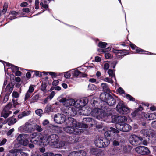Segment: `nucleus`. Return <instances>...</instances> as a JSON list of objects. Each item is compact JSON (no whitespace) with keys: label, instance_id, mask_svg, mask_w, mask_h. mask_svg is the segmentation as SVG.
I'll use <instances>...</instances> for the list:
<instances>
[{"label":"nucleus","instance_id":"1","mask_svg":"<svg viewBox=\"0 0 156 156\" xmlns=\"http://www.w3.org/2000/svg\"><path fill=\"white\" fill-rule=\"evenodd\" d=\"M46 142L48 144L53 146L56 148H60L65 145L63 142H59V137L56 134H52L48 136Z\"/></svg>","mask_w":156,"mask_h":156},{"label":"nucleus","instance_id":"2","mask_svg":"<svg viewBox=\"0 0 156 156\" xmlns=\"http://www.w3.org/2000/svg\"><path fill=\"white\" fill-rule=\"evenodd\" d=\"M106 112L107 113L103 112L102 110L96 108L93 109L91 112V114L93 116L99 120H104L105 117L110 116L112 115V111L110 109H108Z\"/></svg>","mask_w":156,"mask_h":156},{"label":"nucleus","instance_id":"3","mask_svg":"<svg viewBox=\"0 0 156 156\" xmlns=\"http://www.w3.org/2000/svg\"><path fill=\"white\" fill-rule=\"evenodd\" d=\"M88 100L87 98L77 100L75 101V106L71 109V112H70L71 116H75L77 114V112L85 106Z\"/></svg>","mask_w":156,"mask_h":156},{"label":"nucleus","instance_id":"4","mask_svg":"<svg viewBox=\"0 0 156 156\" xmlns=\"http://www.w3.org/2000/svg\"><path fill=\"white\" fill-rule=\"evenodd\" d=\"M60 102L63 103L65 107L62 108V111L64 113H69L67 112V108H70L71 106H75V101L73 99H67L66 98H63L59 99Z\"/></svg>","mask_w":156,"mask_h":156},{"label":"nucleus","instance_id":"5","mask_svg":"<svg viewBox=\"0 0 156 156\" xmlns=\"http://www.w3.org/2000/svg\"><path fill=\"white\" fill-rule=\"evenodd\" d=\"M110 143V139L104 137L97 139L95 141V145L99 148L106 147Z\"/></svg>","mask_w":156,"mask_h":156},{"label":"nucleus","instance_id":"6","mask_svg":"<svg viewBox=\"0 0 156 156\" xmlns=\"http://www.w3.org/2000/svg\"><path fill=\"white\" fill-rule=\"evenodd\" d=\"M30 141L33 143L36 144L37 142H42L44 140V138L41 133L34 132L29 136Z\"/></svg>","mask_w":156,"mask_h":156},{"label":"nucleus","instance_id":"7","mask_svg":"<svg viewBox=\"0 0 156 156\" xmlns=\"http://www.w3.org/2000/svg\"><path fill=\"white\" fill-rule=\"evenodd\" d=\"M64 130L69 134H80L83 132V130L78 128L77 127L67 126L64 128Z\"/></svg>","mask_w":156,"mask_h":156},{"label":"nucleus","instance_id":"8","mask_svg":"<svg viewBox=\"0 0 156 156\" xmlns=\"http://www.w3.org/2000/svg\"><path fill=\"white\" fill-rule=\"evenodd\" d=\"M29 138V135L21 134L18 136L16 140L21 145L26 146L28 143V139Z\"/></svg>","mask_w":156,"mask_h":156},{"label":"nucleus","instance_id":"9","mask_svg":"<svg viewBox=\"0 0 156 156\" xmlns=\"http://www.w3.org/2000/svg\"><path fill=\"white\" fill-rule=\"evenodd\" d=\"M116 109L121 114H126L129 112L128 108L125 106L123 104V102L122 101L119 103L116 107Z\"/></svg>","mask_w":156,"mask_h":156},{"label":"nucleus","instance_id":"10","mask_svg":"<svg viewBox=\"0 0 156 156\" xmlns=\"http://www.w3.org/2000/svg\"><path fill=\"white\" fill-rule=\"evenodd\" d=\"M112 122L118 123V124H123L127 120V118L124 116H117L112 115L111 116Z\"/></svg>","mask_w":156,"mask_h":156},{"label":"nucleus","instance_id":"11","mask_svg":"<svg viewBox=\"0 0 156 156\" xmlns=\"http://www.w3.org/2000/svg\"><path fill=\"white\" fill-rule=\"evenodd\" d=\"M19 130L21 132H31L34 131L33 125L28 122H26L24 125H23L19 128Z\"/></svg>","mask_w":156,"mask_h":156},{"label":"nucleus","instance_id":"12","mask_svg":"<svg viewBox=\"0 0 156 156\" xmlns=\"http://www.w3.org/2000/svg\"><path fill=\"white\" fill-rule=\"evenodd\" d=\"M143 138L141 137H138L136 135H134L130 138L131 143L133 145L136 146L141 144Z\"/></svg>","mask_w":156,"mask_h":156},{"label":"nucleus","instance_id":"13","mask_svg":"<svg viewBox=\"0 0 156 156\" xmlns=\"http://www.w3.org/2000/svg\"><path fill=\"white\" fill-rule=\"evenodd\" d=\"M66 119V116L63 114L58 113L54 117V120L57 123L61 124L64 122Z\"/></svg>","mask_w":156,"mask_h":156},{"label":"nucleus","instance_id":"14","mask_svg":"<svg viewBox=\"0 0 156 156\" xmlns=\"http://www.w3.org/2000/svg\"><path fill=\"white\" fill-rule=\"evenodd\" d=\"M116 127L119 130L124 132H128L131 129V127L129 124L126 123L117 124Z\"/></svg>","mask_w":156,"mask_h":156},{"label":"nucleus","instance_id":"15","mask_svg":"<svg viewBox=\"0 0 156 156\" xmlns=\"http://www.w3.org/2000/svg\"><path fill=\"white\" fill-rule=\"evenodd\" d=\"M136 151L138 153L142 155H147L150 153L148 148L145 146H140L135 148Z\"/></svg>","mask_w":156,"mask_h":156},{"label":"nucleus","instance_id":"16","mask_svg":"<svg viewBox=\"0 0 156 156\" xmlns=\"http://www.w3.org/2000/svg\"><path fill=\"white\" fill-rule=\"evenodd\" d=\"M63 141L65 145V143H67L69 144H72L77 141V139L74 137L70 136H66L62 138Z\"/></svg>","mask_w":156,"mask_h":156},{"label":"nucleus","instance_id":"17","mask_svg":"<svg viewBox=\"0 0 156 156\" xmlns=\"http://www.w3.org/2000/svg\"><path fill=\"white\" fill-rule=\"evenodd\" d=\"M140 133L144 136L148 137L149 139L155 136L154 131L150 129H144L141 130Z\"/></svg>","mask_w":156,"mask_h":156},{"label":"nucleus","instance_id":"18","mask_svg":"<svg viewBox=\"0 0 156 156\" xmlns=\"http://www.w3.org/2000/svg\"><path fill=\"white\" fill-rule=\"evenodd\" d=\"M67 126L69 127H79L78 122H77L73 118L70 117L68 118L66 121Z\"/></svg>","mask_w":156,"mask_h":156},{"label":"nucleus","instance_id":"19","mask_svg":"<svg viewBox=\"0 0 156 156\" xmlns=\"http://www.w3.org/2000/svg\"><path fill=\"white\" fill-rule=\"evenodd\" d=\"M119 132V131L115 129L112 127H111L109 130L105 133V136L107 137L110 136L113 133H118Z\"/></svg>","mask_w":156,"mask_h":156},{"label":"nucleus","instance_id":"20","mask_svg":"<svg viewBox=\"0 0 156 156\" xmlns=\"http://www.w3.org/2000/svg\"><path fill=\"white\" fill-rule=\"evenodd\" d=\"M5 90L8 92L5 97L4 101H6L8 100L9 94L11 93L13 90V88L11 86L10 84H8L6 86Z\"/></svg>","mask_w":156,"mask_h":156},{"label":"nucleus","instance_id":"21","mask_svg":"<svg viewBox=\"0 0 156 156\" xmlns=\"http://www.w3.org/2000/svg\"><path fill=\"white\" fill-rule=\"evenodd\" d=\"M73 72V76L75 77H85L87 76L86 74L83 73L78 70L74 71Z\"/></svg>","mask_w":156,"mask_h":156},{"label":"nucleus","instance_id":"22","mask_svg":"<svg viewBox=\"0 0 156 156\" xmlns=\"http://www.w3.org/2000/svg\"><path fill=\"white\" fill-rule=\"evenodd\" d=\"M101 87L102 89L104 92L109 93L110 92V89L108 85L105 83H102L101 85Z\"/></svg>","mask_w":156,"mask_h":156},{"label":"nucleus","instance_id":"23","mask_svg":"<svg viewBox=\"0 0 156 156\" xmlns=\"http://www.w3.org/2000/svg\"><path fill=\"white\" fill-rule=\"evenodd\" d=\"M109 105H113L115 103V100L111 96H109L106 102Z\"/></svg>","mask_w":156,"mask_h":156},{"label":"nucleus","instance_id":"24","mask_svg":"<svg viewBox=\"0 0 156 156\" xmlns=\"http://www.w3.org/2000/svg\"><path fill=\"white\" fill-rule=\"evenodd\" d=\"M110 96L108 94H106L105 93H101L100 95V98L101 100L104 102H107L108 99L107 97Z\"/></svg>","mask_w":156,"mask_h":156},{"label":"nucleus","instance_id":"25","mask_svg":"<svg viewBox=\"0 0 156 156\" xmlns=\"http://www.w3.org/2000/svg\"><path fill=\"white\" fill-rule=\"evenodd\" d=\"M75 156H86V153L83 150L75 151Z\"/></svg>","mask_w":156,"mask_h":156},{"label":"nucleus","instance_id":"26","mask_svg":"<svg viewBox=\"0 0 156 156\" xmlns=\"http://www.w3.org/2000/svg\"><path fill=\"white\" fill-rule=\"evenodd\" d=\"M17 149H11L9 151L7 156H17Z\"/></svg>","mask_w":156,"mask_h":156},{"label":"nucleus","instance_id":"27","mask_svg":"<svg viewBox=\"0 0 156 156\" xmlns=\"http://www.w3.org/2000/svg\"><path fill=\"white\" fill-rule=\"evenodd\" d=\"M11 112L9 110L4 109L2 113V116L5 118H6L9 116V115L11 113Z\"/></svg>","mask_w":156,"mask_h":156},{"label":"nucleus","instance_id":"28","mask_svg":"<svg viewBox=\"0 0 156 156\" xmlns=\"http://www.w3.org/2000/svg\"><path fill=\"white\" fill-rule=\"evenodd\" d=\"M6 65L8 66H10L13 72H15L18 70H19L18 67L16 66H14L9 63L5 62Z\"/></svg>","mask_w":156,"mask_h":156},{"label":"nucleus","instance_id":"29","mask_svg":"<svg viewBox=\"0 0 156 156\" xmlns=\"http://www.w3.org/2000/svg\"><path fill=\"white\" fill-rule=\"evenodd\" d=\"M84 122H90V125H93V122H94V120L92 118L89 117H87L83 119Z\"/></svg>","mask_w":156,"mask_h":156},{"label":"nucleus","instance_id":"30","mask_svg":"<svg viewBox=\"0 0 156 156\" xmlns=\"http://www.w3.org/2000/svg\"><path fill=\"white\" fill-rule=\"evenodd\" d=\"M100 79L103 80L105 82H107L111 84H113L114 82L112 80V79L108 77H106L104 79H102L101 78Z\"/></svg>","mask_w":156,"mask_h":156},{"label":"nucleus","instance_id":"31","mask_svg":"<svg viewBox=\"0 0 156 156\" xmlns=\"http://www.w3.org/2000/svg\"><path fill=\"white\" fill-rule=\"evenodd\" d=\"M148 117L149 120L156 119V113H151L148 115Z\"/></svg>","mask_w":156,"mask_h":156},{"label":"nucleus","instance_id":"32","mask_svg":"<svg viewBox=\"0 0 156 156\" xmlns=\"http://www.w3.org/2000/svg\"><path fill=\"white\" fill-rule=\"evenodd\" d=\"M41 6L44 8L47 9L48 8V5L47 4V1H41L40 3Z\"/></svg>","mask_w":156,"mask_h":156},{"label":"nucleus","instance_id":"33","mask_svg":"<svg viewBox=\"0 0 156 156\" xmlns=\"http://www.w3.org/2000/svg\"><path fill=\"white\" fill-rule=\"evenodd\" d=\"M17 154H20V156H28V154L22 151V150L20 149H17Z\"/></svg>","mask_w":156,"mask_h":156},{"label":"nucleus","instance_id":"34","mask_svg":"<svg viewBox=\"0 0 156 156\" xmlns=\"http://www.w3.org/2000/svg\"><path fill=\"white\" fill-rule=\"evenodd\" d=\"M16 121V118H10L8 122V125H12L15 123Z\"/></svg>","mask_w":156,"mask_h":156},{"label":"nucleus","instance_id":"35","mask_svg":"<svg viewBox=\"0 0 156 156\" xmlns=\"http://www.w3.org/2000/svg\"><path fill=\"white\" fill-rule=\"evenodd\" d=\"M39 97V96L38 94H36L34 96L31 100V102L34 103L38 99Z\"/></svg>","mask_w":156,"mask_h":156},{"label":"nucleus","instance_id":"36","mask_svg":"<svg viewBox=\"0 0 156 156\" xmlns=\"http://www.w3.org/2000/svg\"><path fill=\"white\" fill-rule=\"evenodd\" d=\"M99 149H97L94 148H92L91 149L90 151V153L92 154L95 155L96 156L98 153V151Z\"/></svg>","mask_w":156,"mask_h":156},{"label":"nucleus","instance_id":"37","mask_svg":"<svg viewBox=\"0 0 156 156\" xmlns=\"http://www.w3.org/2000/svg\"><path fill=\"white\" fill-rule=\"evenodd\" d=\"M108 73L109 74L110 77H114L115 81H116V78L115 76V73L113 72V71L112 70L110 69L108 71Z\"/></svg>","mask_w":156,"mask_h":156},{"label":"nucleus","instance_id":"38","mask_svg":"<svg viewBox=\"0 0 156 156\" xmlns=\"http://www.w3.org/2000/svg\"><path fill=\"white\" fill-rule=\"evenodd\" d=\"M34 129H36L37 131L39 132H41L43 130V129L40 126L37 125H34Z\"/></svg>","mask_w":156,"mask_h":156},{"label":"nucleus","instance_id":"39","mask_svg":"<svg viewBox=\"0 0 156 156\" xmlns=\"http://www.w3.org/2000/svg\"><path fill=\"white\" fill-rule=\"evenodd\" d=\"M48 73L52 76V77H55L57 76L60 75V73H55L51 72H48Z\"/></svg>","mask_w":156,"mask_h":156},{"label":"nucleus","instance_id":"40","mask_svg":"<svg viewBox=\"0 0 156 156\" xmlns=\"http://www.w3.org/2000/svg\"><path fill=\"white\" fill-rule=\"evenodd\" d=\"M107 45V43L104 42H100L98 46L100 47L101 48H105L106 45Z\"/></svg>","mask_w":156,"mask_h":156},{"label":"nucleus","instance_id":"41","mask_svg":"<svg viewBox=\"0 0 156 156\" xmlns=\"http://www.w3.org/2000/svg\"><path fill=\"white\" fill-rule=\"evenodd\" d=\"M125 50H115L114 52L118 54V55H119V54H120L121 55H124L123 51Z\"/></svg>","mask_w":156,"mask_h":156},{"label":"nucleus","instance_id":"42","mask_svg":"<svg viewBox=\"0 0 156 156\" xmlns=\"http://www.w3.org/2000/svg\"><path fill=\"white\" fill-rule=\"evenodd\" d=\"M35 113L41 117L43 114V111L41 109H38L35 111Z\"/></svg>","mask_w":156,"mask_h":156},{"label":"nucleus","instance_id":"43","mask_svg":"<svg viewBox=\"0 0 156 156\" xmlns=\"http://www.w3.org/2000/svg\"><path fill=\"white\" fill-rule=\"evenodd\" d=\"M88 89L90 90H94L96 89L95 86L93 84H90L88 86Z\"/></svg>","mask_w":156,"mask_h":156},{"label":"nucleus","instance_id":"44","mask_svg":"<svg viewBox=\"0 0 156 156\" xmlns=\"http://www.w3.org/2000/svg\"><path fill=\"white\" fill-rule=\"evenodd\" d=\"M96 156H105V154L104 152L99 149Z\"/></svg>","mask_w":156,"mask_h":156},{"label":"nucleus","instance_id":"45","mask_svg":"<svg viewBox=\"0 0 156 156\" xmlns=\"http://www.w3.org/2000/svg\"><path fill=\"white\" fill-rule=\"evenodd\" d=\"M78 124L79 125V127H77L78 128H88V126L87 125L84 124H81L78 122Z\"/></svg>","mask_w":156,"mask_h":156},{"label":"nucleus","instance_id":"46","mask_svg":"<svg viewBox=\"0 0 156 156\" xmlns=\"http://www.w3.org/2000/svg\"><path fill=\"white\" fill-rule=\"evenodd\" d=\"M12 107V104L11 103H9L5 106L4 109L9 110Z\"/></svg>","mask_w":156,"mask_h":156},{"label":"nucleus","instance_id":"47","mask_svg":"<svg viewBox=\"0 0 156 156\" xmlns=\"http://www.w3.org/2000/svg\"><path fill=\"white\" fill-rule=\"evenodd\" d=\"M136 51L137 53H143V52H146V51H144L142 49H141L139 48H137L136 49Z\"/></svg>","mask_w":156,"mask_h":156},{"label":"nucleus","instance_id":"48","mask_svg":"<svg viewBox=\"0 0 156 156\" xmlns=\"http://www.w3.org/2000/svg\"><path fill=\"white\" fill-rule=\"evenodd\" d=\"M39 0H35V9H39Z\"/></svg>","mask_w":156,"mask_h":156},{"label":"nucleus","instance_id":"49","mask_svg":"<svg viewBox=\"0 0 156 156\" xmlns=\"http://www.w3.org/2000/svg\"><path fill=\"white\" fill-rule=\"evenodd\" d=\"M64 75L65 77L68 78L71 76V74L69 72H67L64 73Z\"/></svg>","mask_w":156,"mask_h":156},{"label":"nucleus","instance_id":"50","mask_svg":"<svg viewBox=\"0 0 156 156\" xmlns=\"http://www.w3.org/2000/svg\"><path fill=\"white\" fill-rule=\"evenodd\" d=\"M126 96L127 98L129 99L130 101H134V98H133L131 95L129 94H126Z\"/></svg>","mask_w":156,"mask_h":156},{"label":"nucleus","instance_id":"51","mask_svg":"<svg viewBox=\"0 0 156 156\" xmlns=\"http://www.w3.org/2000/svg\"><path fill=\"white\" fill-rule=\"evenodd\" d=\"M7 8V5L6 3H5L3 7V9L2 11L4 14H5L6 12Z\"/></svg>","mask_w":156,"mask_h":156},{"label":"nucleus","instance_id":"52","mask_svg":"<svg viewBox=\"0 0 156 156\" xmlns=\"http://www.w3.org/2000/svg\"><path fill=\"white\" fill-rule=\"evenodd\" d=\"M27 115V114L25 112H23L21 114L18 115V117L20 119H21L23 117L26 116Z\"/></svg>","mask_w":156,"mask_h":156},{"label":"nucleus","instance_id":"53","mask_svg":"<svg viewBox=\"0 0 156 156\" xmlns=\"http://www.w3.org/2000/svg\"><path fill=\"white\" fill-rule=\"evenodd\" d=\"M109 67V65L107 63H105L104 65V70H108Z\"/></svg>","mask_w":156,"mask_h":156},{"label":"nucleus","instance_id":"54","mask_svg":"<svg viewBox=\"0 0 156 156\" xmlns=\"http://www.w3.org/2000/svg\"><path fill=\"white\" fill-rule=\"evenodd\" d=\"M43 156H53L54 154L52 153H45L43 154Z\"/></svg>","mask_w":156,"mask_h":156},{"label":"nucleus","instance_id":"55","mask_svg":"<svg viewBox=\"0 0 156 156\" xmlns=\"http://www.w3.org/2000/svg\"><path fill=\"white\" fill-rule=\"evenodd\" d=\"M30 93H30L28 91L26 93V94L25 95V101L28 99V98L30 97Z\"/></svg>","mask_w":156,"mask_h":156},{"label":"nucleus","instance_id":"56","mask_svg":"<svg viewBox=\"0 0 156 156\" xmlns=\"http://www.w3.org/2000/svg\"><path fill=\"white\" fill-rule=\"evenodd\" d=\"M12 96L13 97L17 98L19 96V94L17 92L14 91L12 93Z\"/></svg>","mask_w":156,"mask_h":156},{"label":"nucleus","instance_id":"57","mask_svg":"<svg viewBox=\"0 0 156 156\" xmlns=\"http://www.w3.org/2000/svg\"><path fill=\"white\" fill-rule=\"evenodd\" d=\"M34 88L33 87V86L31 85L29 88V89L28 91V92L30 93H32V92H33L34 91Z\"/></svg>","mask_w":156,"mask_h":156},{"label":"nucleus","instance_id":"58","mask_svg":"<svg viewBox=\"0 0 156 156\" xmlns=\"http://www.w3.org/2000/svg\"><path fill=\"white\" fill-rule=\"evenodd\" d=\"M105 56L106 59H109L111 57V55L108 53H105Z\"/></svg>","mask_w":156,"mask_h":156},{"label":"nucleus","instance_id":"59","mask_svg":"<svg viewBox=\"0 0 156 156\" xmlns=\"http://www.w3.org/2000/svg\"><path fill=\"white\" fill-rule=\"evenodd\" d=\"M113 145L115 146H117L119 145V141L116 140H114L113 141Z\"/></svg>","mask_w":156,"mask_h":156},{"label":"nucleus","instance_id":"60","mask_svg":"<svg viewBox=\"0 0 156 156\" xmlns=\"http://www.w3.org/2000/svg\"><path fill=\"white\" fill-rule=\"evenodd\" d=\"M14 131V128H12L9 130L7 133V134L8 136H9L11 135L12 133Z\"/></svg>","mask_w":156,"mask_h":156},{"label":"nucleus","instance_id":"61","mask_svg":"<svg viewBox=\"0 0 156 156\" xmlns=\"http://www.w3.org/2000/svg\"><path fill=\"white\" fill-rule=\"evenodd\" d=\"M92 104L93 106L96 107L98 106V102L94 100Z\"/></svg>","mask_w":156,"mask_h":156},{"label":"nucleus","instance_id":"62","mask_svg":"<svg viewBox=\"0 0 156 156\" xmlns=\"http://www.w3.org/2000/svg\"><path fill=\"white\" fill-rule=\"evenodd\" d=\"M7 140L6 139H4L0 143V146H1L4 145L6 142Z\"/></svg>","mask_w":156,"mask_h":156},{"label":"nucleus","instance_id":"63","mask_svg":"<svg viewBox=\"0 0 156 156\" xmlns=\"http://www.w3.org/2000/svg\"><path fill=\"white\" fill-rule=\"evenodd\" d=\"M46 85L44 84H42L41 85V90L43 91H44L46 90Z\"/></svg>","mask_w":156,"mask_h":156},{"label":"nucleus","instance_id":"64","mask_svg":"<svg viewBox=\"0 0 156 156\" xmlns=\"http://www.w3.org/2000/svg\"><path fill=\"white\" fill-rule=\"evenodd\" d=\"M23 11L25 12H29L30 11V9L28 8H24L23 9Z\"/></svg>","mask_w":156,"mask_h":156}]
</instances>
